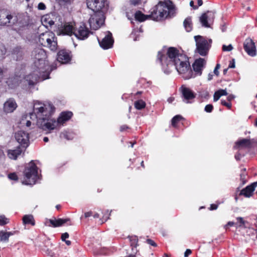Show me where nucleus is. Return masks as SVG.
Instances as JSON below:
<instances>
[{
  "mask_svg": "<svg viewBox=\"0 0 257 257\" xmlns=\"http://www.w3.org/2000/svg\"><path fill=\"white\" fill-rule=\"evenodd\" d=\"M5 155L2 147L0 146V164L2 163L5 159Z\"/></svg>",
  "mask_w": 257,
  "mask_h": 257,
  "instance_id": "nucleus-43",
  "label": "nucleus"
},
{
  "mask_svg": "<svg viewBox=\"0 0 257 257\" xmlns=\"http://www.w3.org/2000/svg\"><path fill=\"white\" fill-rule=\"evenodd\" d=\"M183 101L188 103H191L190 100L195 98L196 94L190 88L185 86H182L180 88Z\"/></svg>",
  "mask_w": 257,
  "mask_h": 257,
  "instance_id": "nucleus-16",
  "label": "nucleus"
},
{
  "mask_svg": "<svg viewBox=\"0 0 257 257\" xmlns=\"http://www.w3.org/2000/svg\"><path fill=\"white\" fill-rule=\"evenodd\" d=\"M221 104L222 105L227 107L228 109H230L231 107V103L230 102H227L224 100H221Z\"/></svg>",
  "mask_w": 257,
  "mask_h": 257,
  "instance_id": "nucleus-42",
  "label": "nucleus"
},
{
  "mask_svg": "<svg viewBox=\"0 0 257 257\" xmlns=\"http://www.w3.org/2000/svg\"><path fill=\"white\" fill-rule=\"evenodd\" d=\"M90 34H92V32L89 30L84 23H82L78 28H76L74 32V36L80 40L86 39Z\"/></svg>",
  "mask_w": 257,
  "mask_h": 257,
  "instance_id": "nucleus-11",
  "label": "nucleus"
},
{
  "mask_svg": "<svg viewBox=\"0 0 257 257\" xmlns=\"http://www.w3.org/2000/svg\"><path fill=\"white\" fill-rule=\"evenodd\" d=\"M8 178L12 180L17 181L18 177L16 173H11L8 175Z\"/></svg>",
  "mask_w": 257,
  "mask_h": 257,
  "instance_id": "nucleus-38",
  "label": "nucleus"
},
{
  "mask_svg": "<svg viewBox=\"0 0 257 257\" xmlns=\"http://www.w3.org/2000/svg\"><path fill=\"white\" fill-rule=\"evenodd\" d=\"M175 98L174 97H169L168 99V101L169 102V103H171L174 100Z\"/></svg>",
  "mask_w": 257,
  "mask_h": 257,
  "instance_id": "nucleus-64",
  "label": "nucleus"
},
{
  "mask_svg": "<svg viewBox=\"0 0 257 257\" xmlns=\"http://www.w3.org/2000/svg\"><path fill=\"white\" fill-rule=\"evenodd\" d=\"M234 224V222L232 221H229L225 225L224 227L225 229L227 228V226H232Z\"/></svg>",
  "mask_w": 257,
  "mask_h": 257,
  "instance_id": "nucleus-57",
  "label": "nucleus"
},
{
  "mask_svg": "<svg viewBox=\"0 0 257 257\" xmlns=\"http://www.w3.org/2000/svg\"><path fill=\"white\" fill-rule=\"evenodd\" d=\"M146 102L142 99L137 100L134 103L135 107L138 110H142L146 107Z\"/></svg>",
  "mask_w": 257,
  "mask_h": 257,
  "instance_id": "nucleus-31",
  "label": "nucleus"
},
{
  "mask_svg": "<svg viewBox=\"0 0 257 257\" xmlns=\"http://www.w3.org/2000/svg\"><path fill=\"white\" fill-rule=\"evenodd\" d=\"M246 176H247L246 172H241V173L240 174V180L241 181V183H240L239 186L237 188V189L238 190H239L240 188L241 187H242L243 185H244L247 182V180L246 178Z\"/></svg>",
  "mask_w": 257,
  "mask_h": 257,
  "instance_id": "nucleus-32",
  "label": "nucleus"
},
{
  "mask_svg": "<svg viewBox=\"0 0 257 257\" xmlns=\"http://www.w3.org/2000/svg\"><path fill=\"white\" fill-rule=\"evenodd\" d=\"M71 53L70 51L65 49L59 51L57 53V61L61 64L68 63L71 60L72 56Z\"/></svg>",
  "mask_w": 257,
  "mask_h": 257,
  "instance_id": "nucleus-15",
  "label": "nucleus"
},
{
  "mask_svg": "<svg viewBox=\"0 0 257 257\" xmlns=\"http://www.w3.org/2000/svg\"><path fill=\"white\" fill-rule=\"evenodd\" d=\"M13 16L6 11H0V25L11 26L15 24V21L11 22Z\"/></svg>",
  "mask_w": 257,
  "mask_h": 257,
  "instance_id": "nucleus-17",
  "label": "nucleus"
},
{
  "mask_svg": "<svg viewBox=\"0 0 257 257\" xmlns=\"http://www.w3.org/2000/svg\"><path fill=\"white\" fill-rule=\"evenodd\" d=\"M69 234L67 232L62 233L61 235L62 240L63 241H65L66 239L69 237Z\"/></svg>",
  "mask_w": 257,
  "mask_h": 257,
  "instance_id": "nucleus-49",
  "label": "nucleus"
},
{
  "mask_svg": "<svg viewBox=\"0 0 257 257\" xmlns=\"http://www.w3.org/2000/svg\"><path fill=\"white\" fill-rule=\"evenodd\" d=\"M222 49L223 51H230L233 49V47L231 44H229L228 46L223 45Z\"/></svg>",
  "mask_w": 257,
  "mask_h": 257,
  "instance_id": "nucleus-40",
  "label": "nucleus"
},
{
  "mask_svg": "<svg viewBox=\"0 0 257 257\" xmlns=\"http://www.w3.org/2000/svg\"><path fill=\"white\" fill-rule=\"evenodd\" d=\"M25 180L22 183L25 185H33L38 179V167L34 161H31L25 168L24 171Z\"/></svg>",
  "mask_w": 257,
  "mask_h": 257,
  "instance_id": "nucleus-5",
  "label": "nucleus"
},
{
  "mask_svg": "<svg viewBox=\"0 0 257 257\" xmlns=\"http://www.w3.org/2000/svg\"><path fill=\"white\" fill-rule=\"evenodd\" d=\"M197 4H198V7L201 6L203 5V1H202V0H198L197 1Z\"/></svg>",
  "mask_w": 257,
  "mask_h": 257,
  "instance_id": "nucleus-63",
  "label": "nucleus"
},
{
  "mask_svg": "<svg viewBox=\"0 0 257 257\" xmlns=\"http://www.w3.org/2000/svg\"><path fill=\"white\" fill-rule=\"evenodd\" d=\"M190 6L192 7L194 10H196L198 8V6L194 5V2L193 1H191L190 2Z\"/></svg>",
  "mask_w": 257,
  "mask_h": 257,
  "instance_id": "nucleus-55",
  "label": "nucleus"
},
{
  "mask_svg": "<svg viewBox=\"0 0 257 257\" xmlns=\"http://www.w3.org/2000/svg\"><path fill=\"white\" fill-rule=\"evenodd\" d=\"M128 128V127L126 125H122L120 127V131L123 132L124 131L127 129Z\"/></svg>",
  "mask_w": 257,
  "mask_h": 257,
  "instance_id": "nucleus-58",
  "label": "nucleus"
},
{
  "mask_svg": "<svg viewBox=\"0 0 257 257\" xmlns=\"http://www.w3.org/2000/svg\"><path fill=\"white\" fill-rule=\"evenodd\" d=\"M73 116V113L70 111L61 112L57 118V122L59 124H63L68 121Z\"/></svg>",
  "mask_w": 257,
  "mask_h": 257,
  "instance_id": "nucleus-22",
  "label": "nucleus"
},
{
  "mask_svg": "<svg viewBox=\"0 0 257 257\" xmlns=\"http://www.w3.org/2000/svg\"><path fill=\"white\" fill-rule=\"evenodd\" d=\"M183 118V117L180 115H176L175 116H174L172 120V125L173 126H175L176 124L178 123L179 121H180L181 119H182Z\"/></svg>",
  "mask_w": 257,
  "mask_h": 257,
  "instance_id": "nucleus-35",
  "label": "nucleus"
},
{
  "mask_svg": "<svg viewBox=\"0 0 257 257\" xmlns=\"http://www.w3.org/2000/svg\"><path fill=\"white\" fill-rule=\"evenodd\" d=\"M218 91L220 93L221 96H224V95H227L228 94L226 89H220L218 90Z\"/></svg>",
  "mask_w": 257,
  "mask_h": 257,
  "instance_id": "nucleus-51",
  "label": "nucleus"
},
{
  "mask_svg": "<svg viewBox=\"0 0 257 257\" xmlns=\"http://www.w3.org/2000/svg\"><path fill=\"white\" fill-rule=\"evenodd\" d=\"M240 158H241V155L239 153H237L235 154V159L237 160V161H239L240 160Z\"/></svg>",
  "mask_w": 257,
  "mask_h": 257,
  "instance_id": "nucleus-59",
  "label": "nucleus"
},
{
  "mask_svg": "<svg viewBox=\"0 0 257 257\" xmlns=\"http://www.w3.org/2000/svg\"><path fill=\"white\" fill-rule=\"evenodd\" d=\"M206 64V61L204 59L199 58L195 60L194 62L192 64V68L195 74H194L195 77L196 75H201L202 73L203 68L204 67Z\"/></svg>",
  "mask_w": 257,
  "mask_h": 257,
  "instance_id": "nucleus-18",
  "label": "nucleus"
},
{
  "mask_svg": "<svg viewBox=\"0 0 257 257\" xmlns=\"http://www.w3.org/2000/svg\"><path fill=\"white\" fill-rule=\"evenodd\" d=\"M128 238H130V241L131 242V246L132 247V250L134 253H136L137 252V250L136 249L137 246L138 245V239L137 236H128Z\"/></svg>",
  "mask_w": 257,
  "mask_h": 257,
  "instance_id": "nucleus-27",
  "label": "nucleus"
},
{
  "mask_svg": "<svg viewBox=\"0 0 257 257\" xmlns=\"http://www.w3.org/2000/svg\"><path fill=\"white\" fill-rule=\"evenodd\" d=\"M235 67V59H232L229 62L228 68H234Z\"/></svg>",
  "mask_w": 257,
  "mask_h": 257,
  "instance_id": "nucleus-48",
  "label": "nucleus"
},
{
  "mask_svg": "<svg viewBox=\"0 0 257 257\" xmlns=\"http://www.w3.org/2000/svg\"><path fill=\"white\" fill-rule=\"evenodd\" d=\"M39 42L44 47H48L52 51H55L57 48V38L51 32H46L39 35Z\"/></svg>",
  "mask_w": 257,
  "mask_h": 257,
  "instance_id": "nucleus-6",
  "label": "nucleus"
},
{
  "mask_svg": "<svg viewBox=\"0 0 257 257\" xmlns=\"http://www.w3.org/2000/svg\"><path fill=\"white\" fill-rule=\"evenodd\" d=\"M64 138L68 140H72V138L70 137V134L67 132L63 134Z\"/></svg>",
  "mask_w": 257,
  "mask_h": 257,
  "instance_id": "nucleus-50",
  "label": "nucleus"
},
{
  "mask_svg": "<svg viewBox=\"0 0 257 257\" xmlns=\"http://www.w3.org/2000/svg\"><path fill=\"white\" fill-rule=\"evenodd\" d=\"M52 114H45V116L41 117L37 123L39 127L44 131L53 130L56 127V120L52 118Z\"/></svg>",
  "mask_w": 257,
  "mask_h": 257,
  "instance_id": "nucleus-8",
  "label": "nucleus"
},
{
  "mask_svg": "<svg viewBox=\"0 0 257 257\" xmlns=\"http://www.w3.org/2000/svg\"><path fill=\"white\" fill-rule=\"evenodd\" d=\"M9 223V219L5 215H0V225L4 226Z\"/></svg>",
  "mask_w": 257,
  "mask_h": 257,
  "instance_id": "nucleus-37",
  "label": "nucleus"
},
{
  "mask_svg": "<svg viewBox=\"0 0 257 257\" xmlns=\"http://www.w3.org/2000/svg\"><path fill=\"white\" fill-rule=\"evenodd\" d=\"M9 235L6 232L3 230L0 231V240L3 242H8L9 241Z\"/></svg>",
  "mask_w": 257,
  "mask_h": 257,
  "instance_id": "nucleus-34",
  "label": "nucleus"
},
{
  "mask_svg": "<svg viewBox=\"0 0 257 257\" xmlns=\"http://www.w3.org/2000/svg\"><path fill=\"white\" fill-rule=\"evenodd\" d=\"M204 14H206V17L207 19L209 20V22L213 21L215 18V13L212 11H208L206 13Z\"/></svg>",
  "mask_w": 257,
  "mask_h": 257,
  "instance_id": "nucleus-36",
  "label": "nucleus"
},
{
  "mask_svg": "<svg viewBox=\"0 0 257 257\" xmlns=\"http://www.w3.org/2000/svg\"><path fill=\"white\" fill-rule=\"evenodd\" d=\"M236 219L240 223L239 225V227L244 226L245 222H246V221H245L241 217H238L236 218Z\"/></svg>",
  "mask_w": 257,
  "mask_h": 257,
  "instance_id": "nucleus-44",
  "label": "nucleus"
},
{
  "mask_svg": "<svg viewBox=\"0 0 257 257\" xmlns=\"http://www.w3.org/2000/svg\"><path fill=\"white\" fill-rule=\"evenodd\" d=\"M38 9L39 10H44L46 9V7L44 3L41 2L38 5Z\"/></svg>",
  "mask_w": 257,
  "mask_h": 257,
  "instance_id": "nucleus-46",
  "label": "nucleus"
},
{
  "mask_svg": "<svg viewBox=\"0 0 257 257\" xmlns=\"http://www.w3.org/2000/svg\"><path fill=\"white\" fill-rule=\"evenodd\" d=\"M99 44L102 49L107 50L112 47L114 40L112 38V34L107 31V34L102 39L101 41L97 38Z\"/></svg>",
  "mask_w": 257,
  "mask_h": 257,
  "instance_id": "nucleus-14",
  "label": "nucleus"
},
{
  "mask_svg": "<svg viewBox=\"0 0 257 257\" xmlns=\"http://www.w3.org/2000/svg\"><path fill=\"white\" fill-rule=\"evenodd\" d=\"M86 4L87 8L94 12L89 19L90 27L96 30L104 24V13L108 9L109 3L107 0H86Z\"/></svg>",
  "mask_w": 257,
  "mask_h": 257,
  "instance_id": "nucleus-2",
  "label": "nucleus"
},
{
  "mask_svg": "<svg viewBox=\"0 0 257 257\" xmlns=\"http://www.w3.org/2000/svg\"><path fill=\"white\" fill-rule=\"evenodd\" d=\"M11 55L13 58L16 61H20L23 59L24 52L21 46L14 47L12 51Z\"/></svg>",
  "mask_w": 257,
  "mask_h": 257,
  "instance_id": "nucleus-21",
  "label": "nucleus"
},
{
  "mask_svg": "<svg viewBox=\"0 0 257 257\" xmlns=\"http://www.w3.org/2000/svg\"><path fill=\"white\" fill-rule=\"evenodd\" d=\"M199 21L201 23L202 26L205 28H209L210 25L208 23L209 21L206 17V14L203 13L200 17Z\"/></svg>",
  "mask_w": 257,
  "mask_h": 257,
  "instance_id": "nucleus-30",
  "label": "nucleus"
},
{
  "mask_svg": "<svg viewBox=\"0 0 257 257\" xmlns=\"http://www.w3.org/2000/svg\"><path fill=\"white\" fill-rule=\"evenodd\" d=\"M25 150L21 146H18L16 147V149L13 150H9L8 151V155L11 159L16 160L17 159L18 156L20 155L23 150Z\"/></svg>",
  "mask_w": 257,
  "mask_h": 257,
  "instance_id": "nucleus-23",
  "label": "nucleus"
},
{
  "mask_svg": "<svg viewBox=\"0 0 257 257\" xmlns=\"http://www.w3.org/2000/svg\"><path fill=\"white\" fill-rule=\"evenodd\" d=\"M44 72H39L38 69L35 67L33 72L25 77V81L29 86H34L40 79V77Z\"/></svg>",
  "mask_w": 257,
  "mask_h": 257,
  "instance_id": "nucleus-12",
  "label": "nucleus"
},
{
  "mask_svg": "<svg viewBox=\"0 0 257 257\" xmlns=\"http://www.w3.org/2000/svg\"><path fill=\"white\" fill-rule=\"evenodd\" d=\"M183 26L187 32H190L192 31V23L190 17H188L185 19L183 22Z\"/></svg>",
  "mask_w": 257,
  "mask_h": 257,
  "instance_id": "nucleus-28",
  "label": "nucleus"
},
{
  "mask_svg": "<svg viewBox=\"0 0 257 257\" xmlns=\"http://www.w3.org/2000/svg\"><path fill=\"white\" fill-rule=\"evenodd\" d=\"M243 48L249 56L253 57L256 55L255 43L251 38H247L245 40L243 43Z\"/></svg>",
  "mask_w": 257,
  "mask_h": 257,
  "instance_id": "nucleus-13",
  "label": "nucleus"
},
{
  "mask_svg": "<svg viewBox=\"0 0 257 257\" xmlns=\"http://www.w3.org/2000/svg\"><path fill=\"white\" fill-rule=\"evenodd\" d=\"M213 74L212 73H209L208 75V81H210L213 78Z\"/></svg>",
  "mask_w": 257,
  "mask_h": 257,
  "instance_id": "nucleus-61",
  "label": "nucleus"
},
{
  "mask_svg": "<svg viewBox=\"0 0 257 257\" xmlns=\"http://www.w3.org/2000/svg\"><path fill=\"white\" fill-rule=\"evenodd\" d=\"M192 251L190 249H187L184 252V257H188L191 253Z\"/></svg>",
  "mask_w": 257,
  "mask_h": 257,
  "instance_id": "nucleus-52",
  "label": "nucleus"
},
{
  "mask_svg": "<svg viewBox=\"0 0 257 257\" xmlns=\"http://www.w3.org/2000/svg\"><path fill=\"white\" fill-rule=\"evenodd\" d=\"M157 61L162 66V69L165 74H169L171 71L169 67L174 65L180 74H184L183 77L185 79L194 78L193 72L191 69L188 57L182 53H180L177 48L171 47L168 48L166 54L164 50L158 53Z\"/></svg>",
  "mask_w": 257,
  "mask_h": 257,
  "instance_id": "nucleus-1",
  "label": "nucleus"
},
{
  "mask_svg": "<svg viewBox=\"0 0 257 257\" xmlns=\"http://www.w3.org/2000/svg\"><path fill=\"white\" fill-rule=\"evenodd\" d=\"M146 242L148 244H150L152 246H153L154 247H156L157 246V243L154 241H153L152 239H147L146 240Z\"/></svg>",
  "mask_w": 257,
  "mask_h": 257,
  "instance_id": "nucleus-47",
  "label": "nucleus"
},
{
  "mask_svg": "<svg viewBox=\"0 0 257 257\" xmlns=\"http://www.w3.org/2000/svg\"><path fill=\"white\" fill-rule=\"evenodd\" d=\"M131 5L133 6H138L141 4V0H130Z\"/></svg>",
  "mask_w": 257,
  "mask_h": 257,
  "instance_id": "nucleus-45",
  "label": "nucleus"
},
{
  "mask_svg": "<svg viewBox=\"0 0 257 257\" xmlns=\"http://www.w3.org/2000/svg\"><path fill=\"white\" fill-rule=\"evenodd\" d=\"M76 28H75L72 25L66 24L64 26L63 31L66 35L72 36L74 35V32H75Z\"/></svg>",
  "mask_w": 257,
  "mask_h": 257,
  "instance_id": "nucleus-26",
  "label": "nucleus"
},
{
  "mask_svg": "<svg viewBox=\"0 0 257 257\" xmlns=\"http://www.w3.org/2000/svg\"><path fill=\"white\" fill-rule=\"evenodd\" d=\"M194 39L196 46L195 52L198 53L202 56H206L211 47V45L208 43L207 40L201 36H194Z\"/></svg>",
  "mask_w": 257,
  "mask_h": 257,
  "instance_id": "nucleus-7",
  "label": "nucleus"
},
{
  "mask_svg": "<svg viewBox=\"0 0 257 257\" xmlns=\"http://www.w3.org/2000/svg\"><path fill=\"white\" fill-rule=\"evenodd\" d=\"M218 208V205L216 204H212L210 205V210H216Z\"/></svg>",
  "mask_w": 257,
  "mask_h": 257,
  "instance_id": "nucleus-53",
  "label": "nucleus"
},
{
  "mask_svg": "<svg viewBox=\"0 0 257 257\" xmlns=\"http://www.w3.org/2000/svg\"><path fill=\"white\" fill-rule=\"evenodd\" d=\"M213 109V106L211 104L206 105L204 108V111L206 112H211Z\"/></svg>",
  "mask_w": 257,
  "mask_h": 257,
  "instance_id": "nucleus-39",
  "label": "nucleus"
},
{
  "mask_svg": "<svg viewBox=\"0 0 257 257\" xmlns=\"http://www.w3.org/2000/svg\"><path fill=\"white\" fill-rule=\"evenodd\" d=\"M235 145L237 147H244L246 148H250L252 146L250 140L248 139L239 140L235 143Z\"/></svg>",
  "mask_w": 257,
  "mask_h": 257,
  "instance_id": "nucleus-25",
  "label": "nucleus"
},
{
  "mask_svg": "<svg viewBox=\"0 0 257 257\" xmlns=\"http://www.w3.org/2000/svg\"><path fill=\"white\" fill-rule=\"evenodd\" d=\"M199 96L202 98L208 99L209 97L208 91L204 89H201L199 92Z\"/></svg>",
  "mask_w": 257,
  "mask_h": 257,
  "instance_id": "nucleus-33",
  "label": "nucleus"
},
{
  "mask_svg": "<svg viewBox=\"0 0 257 257\" xmlns=\"http://www.w3.org/2000/svg\"><path fill=\"white\" fill-rule=\"evenodd\" d=\"M17 104L13 98L8 99L4 104L3 110L6 113H12L17 107Z\"/></svg>",
  "mask_w": 257,
  "mask_h": 257,
  "instance_id": "nucleus-20",
  "label": "nucleus"
},
{
  "mask_svg": "<svg viewBox=\"0 0 257 257\" xmlns=\"http://www.w3.org/2000/svg\"><path fill=\"white\" fill-rule=\"evenodd\" d=\"M23 223L25 224L35 225V220L32 215H25L23 218Z\"/></svg>",
  "mask_w": 257,
  "mask_h": 257,
  "instance_id": "nucleus-29",
  "label": "nucleus"
},
{
  "mask_svg": "<svg viewBox=\"0 0 257 257\" xmlns=\"http://www.w3.org/2000/svg\"><path fill=\"white\" fill-rule=\"evenodd\" d=\"M213 73L217 76H218L219 74V72L218 71V69L217 68H215L214 69Z\"/></svg>",
  "mask_w": 257,
  "mask_h": 257,
  "instance_id": "nucleus-60",
  "label": "nucleus"
},
{
  "mask_svg": "<svg viewBox=\"0 0 257 257\" xmlns=\"http://www.w3.org/2000/svg\"><path fill=\"white\" fill-rule=\"evenodd\" d=\"M49 222L53 227H57L62 226L65 223L70 222V219L69 218L50 219Z\"/></svg>",
  "mask_w": 257,
  "mask_h": 257,
  "instance_id": "nucleus-24",
  "label": "nucleus"
},
{
  "mask_svg": "<svg viewBox=\"0 0 257 257\" xmlns=\"http://www.w3.org/2000/svg\"><path fill=\"white\" fill-rule=\"evenodd\" d=\"M235 98V96L233 94H230L227 97V100L230 102L231 100H232Z\"/></svg>",
  "mask_w": 257,
  "mask_h": 257,
  "instance_id": "nucleus-54",
  "label": "nucleus"
},
{
  "mask_svg": "<svg viewBox=\"0 0 257 257\" xmlns=\"http://www.w3.org/2000/svg\"><path fill=\"white\" fill-rule=\"evenodd\" d=\"M55 110V107L53 104L49 103L47 105L40 106L38 108L35 107L34 111L36 112L37 117H41V115L45 116V114H53Z\"/></svg>",
  "mask_w": 257,
  "mask_h": 257,
  "instance_id": "nucleus-9",
  "label": "nucleus"
},
{
  "mask_svg": "<svg viewBox=\"0 0 257 257\" xmlns=\"http://www.w3.org/2000/svg\"><path fill=\"white\" fill-rule=\"evenodd\" d=\"M174 13L175 8L171 2L168 4L160 1L158 5L151 9L150 15H145L140 11H138L135 14V18L140 22H143L149 19L157 21L162 19L167 14L166 18L173 17Z\"/></svg>",
  "mask_w": 257,
  "mask_h": 257,
  "instance_id": "nucleus-3",
  "label": "nucleus"
},
{
  "mask_svg": "<svg viewBox=\"0 0 257 257\" xmlns=\"http://www.w3.org/2000/svg\"><path fill=\"white\" fill-rule=\"evenodd\" d=\"M32 56L35 59L34 66L38 69L39 72H45L49 69L47 54L44 49L35 48L32 52Z\"/></svg>",
  "mask_w": 257,
  "mask_h": 257,
  "instance_id": "nucleus-4",
  "label": "nucleus"
},
{
  "mask_svg": "<svg viewBox=\"0 0 257 257\" xmlns=\"http://www.w3.org/2000/svg\"><path fill=\"white\" fill-rule=\"evenodd\" d=\"M92 215V212L91 211L85 212L84 213L85 218H87L88 217L91 216Z\"/></svg>",
  "mask_w": 257,
  "mask_h": 257,
  "instance_id": "nucleus-56",
  "label": "nucleus"
},
{
  "mask_svg": "<svg viewBox=\"0 0 257 257\" xmlns=\"http://www.w3.org/2000/svg\"><path fill=\"white\" fill-rule=\"evenodd\" d=\"M257 187V181L252 183L242 189L239 194L240 196H243L246 198H249L253 195V192Z\"/></svg>",
  "mask_w": 257,
  "mask_h": 257,
  "instance_id": "nucleus-19",
  "label": "nucleus"
},
{
  "mask_svg": "<svg viewBox=\"0 0 257 257\" xmlns=\"http://www.w3.org/2000/svg\"><path fill=\"white\" fill-rule=\"evenodd\" d=\"M48 24L50 26H52V25H53L54 24V22L53 20H50L48 21Z\"/></svg>",
  "mask_w": 257,
  "mask_h": 257,
  "instance_id": "nucleus-62",
  "label": "nucleus"
},
{
  "mask_svg": "<svg viewBox=\"0 0 257 257\" xmlns=\"http://www.w3.org/2000/svg\"><path fill=\"white\" fill-rule=\"evenodd\" d=\"M221 97L220 93L218 90L216 91L213 95L214 101H217Z\"/></svg>",
  "mask_w": 257,
  "mask_h": 257,
  "instance_id": "nucleus-41",
  "label": "nucleus"
},
{
  "mask_svg": "<svg viewBox=\"0 0 257 257\" xmlns=\"http://www.w3.org/2000/svg\"><path fill=\"white\" fill-rule=\"evenodd\" d=\"M15 139L17 142L21 146L26 149L29 146V137L28 133L23 131H19L16 133Z\"/></svg>",
  "mask_w": 257,
  "mask_h": 257,
  "instance_id": "nucleus-10",
  "label": "nucleus"
}]
</instances>
